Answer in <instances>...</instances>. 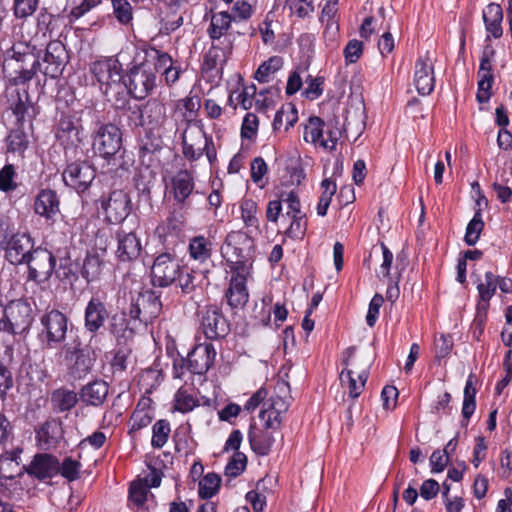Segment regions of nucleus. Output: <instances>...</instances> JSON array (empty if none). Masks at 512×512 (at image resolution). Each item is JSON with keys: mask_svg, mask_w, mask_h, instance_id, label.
<instances>
[{"mask_svg": "<svg viewBox=\"0 0 512 512\" xmlns=\"http://www.w3.org/2000/svg\"><path fill=\"white\" fill-rule=\"evenodd\" d=\"M39 60L28 43H16L7 50L3 70L10 83L17 86L30 81L39 68Z\"/></svg>", "mask_w": 512, "mask_h": 512, "instance_id": "obj_1", "label": "nucleus"}, {"mask_svg": "<svg viewBox=\"0 0 512 512\" xmlns=\"http://www.w3.org/2000/svg\"><path fill=\"white\" fill-rule=\"evenodd\" d=\"M354 352V347H349L345 350L342 360L345 368L339 376L342 386L348 390L351 398H357L362 393L372 363L371 357L366 354H361L355 362L350 363Z\"/></svg>", "mask_w": 512, "mask_h": 512, "instance_id": "obj_2", "label": "nucleus"}, {"mask_svg": "<svg viewBox=\"0 0 512 512\" xmlns=\"http://www.w3.org/2000/svg\"><path fill=\"white\" fill-rule=\"evenodd\" d=\"M129 317L141 328L152 323L161 313L162 303L159 295L154 291L144 290L135 294L131 293L130 303L126 308Z\"/></svg>", "mask_w": 512, "mask_h": 512, "instance_id": "obj_3", "label": "nucleus"}, {"mask_svg": "<svg viewBox=\"0 0 512 512\" xmlns=\"http://www.w3.org/2000/svg\"><path fill=\"white\" fill-rule=\"evenodd\" d=\"M253 241L240 231L230 232L221 246V254L236 271H244L245 264L252 257Z\"/></svg>", "mask_w": 512, "mask_h": 512, "instance_id": "obj_4", "label": "nucleus"}, {"mask_svg": "<svg viewBox=\"0 0 512 512\" xmlns=\"http://www.w3.org/2000/svg\"><path fill=\"white\" fill-rule=\"evenodd\" d=\"M91 72L107 97L123 93V77L120 63L113 58L94 62Z\"/></svg>", "mask_w": 512, "mask_h": 512, "instance_id": "obj_5", "label": "nucleus"}, {"mask_svg": "<svg viewBox=\"0 0 512 512\" xmlns=\"http://www.w3.org/2000/svg\"><path fill=\"white\" fill-rule=\"evenodd\" d=\"M68 317L57 309L47 311L40 318L42 343L48 349L62 345L67 337Z\"/></svg>", "mask_w": 512, "mask_h": 512, "instance_id": "obj_6", "label": "nucleus"}, {"mask_svg": "<svg viewBox=\"0 0 512 512\" xmlns=\"http://www.w3.org/2000/svg\"><path fill=\"white\" fill-rule=\"evenodd\" d=\"M156 87V75L149 61L130 69L123 81V92L128 90L135 99H144Z\"/></svg>", "mask_w": 512, "mask_h": 512, "instance_id": "obj_7", "label": "nucleus"}, {"mask_svg": "<svg viewBox=\"0 0 512 512\" xmlns=\"http://www.w3.org/2000/svg\"><path fill=\"white\" fill-rule=\"evenodd\" d=\"M92 148L94 153L110 161L115 159L122 148V132L112 123L101 124L93 136Z\"/></svg>", "mask_w": 512, "mask_h": 512, "instance_id": "obj_8", "label": "nucleus"}, {"mask_svg": "<svg viewBox=\"0 0 512 512\" xmlns=\"http://www.w3.org/2000/svg\"><path fill=\"white\" fill-rule=\"evenodd\" d=\"M33 321L30 304L22 299L14 300L5 307L3 331L20 334L26 331Z\"/></svg>", "mask_w": 512, "mask_h": 512, "instance_id": "obj_9", "label": "nucleus"}, {"mask_svg": "<svg viewBox=\"0 0 512 512\" xmlns=\"http://www.w3.org/2000/svg\"><path fill=\"white\" fill-rule=\"evenodd\" d=\"M55 263V257L50 251L40 247L34 249L25 262L29 268V279L38 283L47 281L52 275Z\"/></svg>", "mask_w": 512, "mask_h": 512, "instance_id": "obj_10", "label": "nucleus"}, {"mask_svg": "<svg viewBox=\"0 0 512 512\" xmlns=\"http://www.w3.org/2000/svg\"><path fill=\"white\" fill-rule=\"evenodd\" d=\"M178 261L169 253L156 257L151 267V280L154 286L167 287L174 283L180 270Z\"/></svg>", "mask_w": 512, "mask_h": 512, "instance_id": "obj_11", "label": "nucleus"}, {"mask_svg": "<svg viewBox=\"0 0 512 512\" xmlns=\"http://www.w3.org/2000/svg\"><path fill=\"white\" fill-rule=\"evenodd\" d=\"M101 208L109 223H121L131 211L130 198L123 190H114L101 200Z\"/></svg>", "mask_w": 512, "mask_h": 512, "instance_id": "obj_12", "label": "nucleus"}, {"mask_svg": "<svg viewBox=\"0 0 512 512\" xmlns=\"http://www.w3.org/2000/svg\"><path fill=\"white\" fill-rule=\"evenodd\" d=\"M95 169L87 162H75L64 170L63 181L78 193L84 192L95 178Z\"/></svg>", "mask_w": 512, "mask_h": 512, "instance_id": "obj_13", "label": "nucleus"}, {"mask_svg": "<svg viewBox=\"0 0 512 512\" xmlns=\"http://www.w3.org/2000/svg\"><path fill=\"white\" fill-rule=\"evenodd\" d=\"M183 154L190 160L201 157L205 146L212 144V139L206 136L204 130L197 124H188L182 134Z\"/></svg>", "mask_w": 512, "mask_h": 512, "instance_id": "obj_14", "label": "nucleus"}, {"mask_svg": "<svg viewBox=\"0 0 512 512\" xmlns=\"http://www.w3.org/2000/svg\"><path fill=\"white\" fill-rule=\"evenodd\" d=\"M201 325L203 332L209 339L224 337L229 332V324L223 316L221 309L209 305L202 311Z\"/></svg>", "mask_w": 512, "mask_h": 512, "instance_id": "obj_15", "label": "nucleus"}, {"mask_svg": "<svg viewBox=\"0 0 512 512\" xmlns=\"http://www.w3.org/2000/svg\"><path fill=\"white\" fill-rule=\"evenodd\" d=\"M216 351L212 344H199L195 346L187 356V369L193 373L202 375L213 365Z\"/></svg>", "mask_w": 512, "mask_h": 512, "instance_id": "obj_16", "label": "nucleus"}, {"mask_svg": "<svg viewBox=\"0 0 512 512\" xmlns=\"http://www.w3.org/2000/svg\"><path fill=\"white\" fill-rule=\"evenodd\" d=\"M4 247L6 250V259L14 265L25 263L34 250L31 237L25 233L11 235Z\"/></svg>", "mask_w": 512, "mask_h": 512, "instance_id": "obj_17", "label": "nucleus"}, {"mask_svg": "<svg viewBox=\"0 0 512 512\" xmlns=\"http://www.w3.org/2000/svg\"><path fill=\"white\" fill-rule=\"evenodd\" d=\"M68 60V54L65 46L60 41H51L48 43L44 55V63L46 64L44 74L51 77H58Z\"/></svg>", "mask_w": 512, "mask_h": 512, "instance_id": "obj_18", "label": "nucleus"}, {"mask_svg": "<svg viewBox=\"0 0 512 512\" xmlns=\"http://www.w3.org/2000/svg\"><path fill=\"white\" fill-rule=\"evenodd\" d=\"M414 85L421 95H429L434 89V66L428 53L415 63Z\"/></svg>", "mask_w": 512, "mask_h": 512, "instance_id": "obj_19", "label": "nucleus"}, {"mask_svg": "<svg viewBox=\"0 0 512 512\" xmlns=\"http://www.w3.org/2000/svg\"><path fill=\"white\" fill-rule=\"evenodd\" d=\"M494 55V50L488 49L483 51L480 66L478 71V91L476 94L479 103H486L491 97V87L493 83L491 57Z\"/></svg>", "mask_w": 512, "mask_h": 512, "instance_id": "obj_20", "label": "nucleus"}, {"mask_svg": "<svg viewBox=\"0 0 512 512\" xmlns=\"http://www.w3.org/2000/svg\"><path fill=\"white\" fill-rule=\"evenodd\" d=\"M59 469L60 463L55 456L41 453L33 457L30 465L26 467V472L39 480H44L58 474Z\"/></svg>", "mask_w": 512, "mask_h": 512, "instance_id": "obj_21", "label": "nucleus"}, {"mask_svg": "<svg viewBox=\"0 0 512 512\" xmlns=\"http://www.w3.org/2000/svg\"><path fill=\"white\" fill-rule=\"evenodd\" d=\"M82 131L78 121L63 117L57 125L56 138L65 148L77 147L82 142Z\"/></svg>", "mask_w": 512, "mask_h": 512, "instance_id": "obj_22", "label": "nucleus"}, {"mask_svg": "<svg viewBox=\"0 0 512 512\" xmlns=\"http://www.w3.org/2000/svg\"><path fill=\"white\" fill-rule=\"evenodd\" d=\"M233 41L230 37L224 36L222 41H214L204 56L203 70L208 72L216 69L219 64L225 63L231 54Z\"/></svg>", "mask_w": 512, "mask_h": 512, "instance_id": "obj_23", "label": "nucleus"}, {"mask_svg": "<svg viewBox=\"0 0 512 512\" xmlns=\"http://www.w3.org/2000/svg\"><path fill=\"white\" fill-rule=\"evenodd\" d=\"M195 187L193 174L188 170L178 171L171 179V189L175 201L182 205H188V198Z\"/></svg>", "mask_w": 512, "mask_h": 512, "instance_id": "obj_24", "label": "nucleus"}, {"mask_svg": "<svg viewBox=\"0 0 512 512\" xmlns=\"http://www.w3.org/2000/svg\"><path fill=\"white\" fill-rule=\"evenodd\" d=\"M108 318V311L104 303L99 298H91L88 302L85 315L84 326L90 333H96L103 327Z\"/></svg>", "mask_w": 512, "mask_h": 512, "instance_id": "obj_25", "label": "nucleus"}, {"mask_svg": "<svg viewBox=\"0 0 512 512\" xmlns=\"http://www.w3.org/2000/svg\"><path fill=\"white\" fill-rule=\"evenodd\" d=\"M139 329L133 318L129 317L126 308L120 313H115L110 319L109 331L118 341L132 338Z\"/></svg>", "mask_w": 512, "mask_h": 512, "instance_id": "obj_26", "label": "nucleus"}, {"mask_svg": "<svg viewBox=\"0 0 512 512\" xmlns=\"http://www.w3.org/2000/svg\"><path fill=\"white\" fill-rule=\"evenodd\" d=\"M59 198L53 190H41L34 201V211L37 215L46 218L47 220L53 219L60 211Z\"/></svg>", "mask_w": 512, "mask_h": 512, "instance_id": "obj_27", "label": "nucleus"}, {"mask_svg": "<svg viewBox=\"0 0 512 512\" xmlns=\"http://www.w3.org/2000/svg\"><path fill=\"white\" fill-rule=\"evenodd\" d=\"M118 249L117 256L121 261L136 259L141 252V243L135 232L121 230L117 234Z\"/></svg>", "mask_w": 512, "mask_h": 512, "instance_id": "obj_28", "label": "nucleus"}, {"mask_svg": "<svg viewBox=\"0 0 512 512\" xmlns=\"http://www.w3.org/2000/svg\"><path fill=\"white\" fill-rule=\"evenodd\" d=\"M22 448L16 447L10 451H5L0 455V477L4 479H14L26 471L25 466H20V455Z\"/></svg>", "mask_w": 512, "mask_h": 512, "instance_id": "obj_29", "label": "nucleus"}, {"mask_svg": "<svg viewBox=\"0 0 512 512\" xmlns=\"http://www.w3.org/2000/svg\"><path fill=\"white\" fill-rule=\"evenodd\" d=\"M248 439L252 450L261 456L268 455L275 442L272 432L266 428L260 429L255 425L250 426Z\"/></svg>", "mask_w": 512, "mask_h": 512, "instance_id": "obj_30", "label": "nucleus"}, {"mask_svg": "<svg viewBox=\"0 0 512 512\" xmlns=\"http://www.w3.org/2000/svg\"><path fill=\"white\" fill-rule=\"evenodd\" d=\"M108 384L103 380H95L83 386L80 390V399L86 405L100 406L107 398Z\"/></svg>", "mask_w": 512, "mask_h": 512, "instance_id": "obj_31", "label": "nucleus"}, {"mask_svg": "<svg viewBox=\"0 0 512 512\" xmlns=\"http://www.w3.org/2000/svg\"><path fill=\"white\" fill-rule=\"evenodd\" d=\"M226 297L232 308L243 307L247 303L249 294L246 288V279L240 271L232 276Z\"/></svg>", "mask_w": 512, "mask_h": 512, "instance_id": "obj_32", "label": "nucleus"}, {"mask_svg": "<svg viewBox=\"0 0 512 512\" xmlns=\"http://www.w3.org/2000/svg\"><path fill=\"white\" fill-rule=\"evenodd\" d=\"M485 28L488 33L487 39L490 35L494 38H500L503 34L501 26L503 20V10L499 4L490 3L486 6L482 13Z\"/></svg>", "mask_w": 512, "mask_h": 512, "instance_id": "obj_33", "label": "nucleus"}, {"mask_svg": "<svg viewBox=\"0 0 512 512\" xmlns=\"http://www.w3.org/2000/svg\"><path fill=\"white\" fill-rule=\"evenodd\" d=\"M8 97L10 109L12 110L13 114L17 117L18 122L24 121L25 115L31 108V103L29 101V95L27 90L18 87L9 88Z\"/></svg>", "mask_w": 512, "mask_h": 512, "instance_id": "obj_34", "label": "nucleus"}, {"mask_svg": "<svg viewBox=\"0 0 512 512\" xmlns=\"http://www.w3.org/2000/svg\"><path fill=\"white\" fill-rule=\"evenodd\" d=\"M76 392L67 388H59L53 391L51 395V404L56 412H66L71 410L78 402Z\"/></svg>", "mask_w": 512, "mask_h": 512, "instance_id": "obj_35", "label": "nucleus"}, {"mask_svg": "<svg viewBox=\"0 0 512 512\" xmlns=\"http://www.w3.org/2000/svg\"><path fill=\"white\" fill-rule=\"evenodd\" d=\"M476 381V377L473 374H470L466 385L464 388V398H463V407H462V416L463 421L462 425L467 426L470 417L473 415L476 408V388L474 387V383Z\"/></svg>", "mask_w": 512, "mask_h": 512, "instance_id": "obj_36", "label": "nucleus"}, {"mask_svg": "<svg viewBox=\"0 0 512 512\" xmlns=\"http://www.w3.org/2000/svg\"><path fill=\"white\" fill-rule=\"evenodd\" d=\"M146 124L152 128L161 125L166 118V107L158 99H150L144 104Z\"/></svg>", "mask_w": 512, "mask_h": 512, "instance_id": "obj_37", "label": "nucleus"}, {"mask_svg": "<svg viewBox=\"0 0 512 512\" xmlns=\"http://www.w3.org/2000/svg\"><path fill=\"white\" fill-rule=\"evenodd\" d=\"M232 22V16L226 11L218 12L212 15L209 28V35L213 41H222V36L228 30Z\"/></svg>", "mask_w": 512, "mask_h": 512, "instance_id": "obj_38", "label": "nucleus"}, {"mask_svg": "<svg viewBox=\"0 0 512 512\" xmlns=\"http://www.w3.org/2000/svg\"><path fill=\"white\" fill-rule=\"evenodd\" d=\"M379 254L382 255V263L380 265L379 273L383 277H389L390 268L393 262V254L384 243H381L379 247L372 248L369 257L364 260L363 265L366 266L367 268H370V260L372 255L378 256Z\"/></svg>", "mask_w": 512, "mask_h": 512, "instance_id": "obj_39", "label": "nucleus"}, {"mask_svg": "<svg viewBox=\"0 0 512 512\" xmlns=\"http://www.w3.org/2000/svg\"><path fill=\"white\" fill-rule=\"evenodd\" d=\"M190 256L199 262H204L211 256L209 242L204 236L194 237L189 244Z\"/></svg>", "mask_w": 512, "mask_h": 512, "instance_id": "obj_40", "label": "nucleus"}, {"mask_svg": "<svg viewBox=\"0 0 512 512\" xmlns=\"http://www.w3.org/2000/svg\"><path fill=\"white\" fill-rule=\"evenodd\" d=\"M102 265L103 262L98 255L87 254L83 262L81 274L88 282L96 280L101 275Z\"/></svg>", "mask_w": 512, "mask_h": 512, "instance_id": "obj_41", "label": "nucleus"}, {"mask_svg": "<svg viewBox=\"0 0 512 512\" xmlns=\"http://www.w3.org/2000/svg\"><path fill=\"white\" fill-rule=\"evenodd\" d=\"M324 122L319 117H310L308 124L304 130V140L312 144H319L321 146V140H323Z\"/></svg>", "mask_w": 512, "mask_h": 512, "instance_id": "obj_42", "label": "nucleus"}, {"mask_svg": "<svg viewBox=\"0 0 512 512\" xmlns=\"http://www.w3.org/2000/svg\"><path fill=\"white\" fill-rule=\"evenodd\" d=\"M283 65L281 57L273 56L263 62L255 73V79L260 83L269 81V77L276 73Z\"/></svg>", "mask_w": 512, "mask_h": 512, "instance_id": "obj_43", "label": "nucleus"}, {"mask_svg": "<svg viewBox=\"0 0 512 512\" xmlns=\"http://www.w3.org/2000/svg\"><path fill=\"white\" fill-rule=\"evenodd\" d=\"M297 119V111L293 106H283L280 110L277 111L275 115L273 121V128L274 130H279L281 129L282 126H284L285 130H288L290 127L294 125Z\"/></svg>", "mask_w": 512, "mask_h": 512, "instance_id": "obj_44", "label": "nucleus"}, {"mask_svg": "<svg viewBox=\"0 0 512 512\" xmlns=\"http://www.w3.org/2000/svg\"><path fill=\"white\" fill-rule=\"evenodd\" d=\"M483 228L484 222L482 220L480 209H477L473 218L468 223L466 228V233L464 237L466 244L469 246L475 245L479 240Z\"/></svg>", "mask_w": 512, "mask_h": 512, "instance_id": "obj_45", "label": "nucleus"}, {"mask_svg": "<svg viewBox=\"0 0 512 512\" xmlns=\"http://www.w3.org/2000/svg\"><path fill=\"white\" fill-rule=\"evenodd\" d=\"M322 194L320 196L317 205V214L319 216H325L327 214L328 207L331 203L333 195L336 193V184L330 179H324L321 182Z\"/></svg>", "mask_w": 512, "mask_h": 512, "instance_id": "obj_46", "label": "nucleus"}, {"mask_svg": "<svg viewBox=\"0 0 512 512\" xmlns=\"http://www.w3.org/2000/svg\"><path fill=\"white\" fill-rule=\"evenodd\" d=\"M170 432V423L165 419L158 420L152 428V446L157 449L162 448L167 443Z\"/></svg>", "mask_w": 512, "mask_h": 512, "instance_id": "obj_47", "label": "nucleus"}, {"mask_svg": "<svg viewBox=\"0 0 512 512\" xmlns=\"http://www.w3.org/2000/svg\"><path fill=\"white\" fill-rule=\"evenodd\" d=\"M28 145V137L20 128L12 130L7 136V146L10 152L22 154Z\"/></svg>", "mask_w": 512, "mask_h": 512, "instance_id": "obj_48", "label": "nucleus"}, {"mask_svg": "<svg viewBox=\"0 0 512 512\" xmlns=\"http://www.w3.org/2000/svg\"><path fill=\"white\" fill-rule=\"evenodd\" d=\"M220 484V478L213 473H209L199 482L198 492L201 498L208 499L216 494Z\"/></svg>", "mask_w": 512, "mask_h": 512, "instance_id": "obj_49", "label": "nucleus"}, {"mask_svg": "<svg viewBox=\"0 0 512 512\" xmlns=\"http://www.w3.org/2000/svg\"><path fill=\"white\" fill-rule=\"evenodd\" d=\"M70 369L72 371L71 374L75 377H82V375L88 373L92 366H93V360L90 358V356L85 353V350L80 353L72 363L68 364Z\"/></svg>", "mask_w": 512, "mask_h": 512, "instance_id": "obj_50", "label": "nucleus"}, {"mask_svg": "<svg viewBox=\"0 0 512 512\" xmlns=\"http://www.w3.org/2000/svg\"><path fill=\"white\" fill-rule=\"evenodd\" d=\"M497 286V278L492 272H486L484 281L477 286L481 302L485 303L494 295Z\"/></svg>", "mask_w": 512, "mask_h": 512, "instance_id": "obj_51", "label": "nucleus"}, {"mask_svg": "<svg viewBox=\"0 0 512 512\" xmlns=\"http://www.w3.org/2000/svg\"><path fill=\"white\" fill-rule=\"evenodd\" d=\"M241 218L243 219L247 227L258 228L257 204L252 199H245L242 201L241 206Z\"/></svg>", "mask_w": 512, "mask_h": 512, "instance_id": "obj_52", "label": "nucleus"}, {"mask_svg": "<svg viewBox=\"0 0 512 512\" xmlns=\"http://www.w3.org/2000/svg\"><path fill=\"white\" fill-rule=\"evenodd\" d=\"M81 463L72 457H65L60 464L59 472L68 481L77 480L80 476Z\"/></svg>", "mask_w": 512, "mask_h": 512, "instance_id": "obj_53", "label": "nucleus"}, {"mask_svg": "<svg viewBox=\"0 0 512 512\" xmlns=\"http://www.w3.org/2000/svg\"><path fill=\"white\" fill-rule=\"evenodd\" d=\"M150 57L153 59V63H150L152 65V68L154 69V73H160L162 77L164 76V73L168 71L169 68H171L173 64V59L168 53L161 52L157 49L152 50V54H150Z\"/></svg>", "mask_w": 512, "mask_h": 512, "instance_id": "obj_54", "label": "nucleus"}, {"mask_svg": "<svg viewBox=\"0 0 512 512\" xmlns=\"http://www.w3.org/2000/svg\"><path fill=\"white\" fill-rule=\"evenodd\" d=\"M247 465V457L242 452H235L225 467V475L229 477H238L243 473Z\"/></svg>", "mask_w": 512, "mask_h": 512, "instance_id": "obj_55", "label": "nucleus"}, {"mask_svg": "<svg viewBox=\"0 0 512 512\" xmlns=\"http://www.w3.org/2000/svg\"><path fill=\"white\" fill-rule=\"evenodd\" d=\"M39 0H13V13L18 19H25L37 10Z\"/></svg>", "mask_w": 512, "mask_h": 512, "instance_id": "obj_56", "label": "nucleus"}, {"mask_svg": "<svg viewBox=\"0 0 512 512\" xmlns=\"http://www.w3.org/2000/svg\"><path fill=\"white\" fill-rule=\"evenodd\" d=\"M152 415L149 413V411L144 409H136L131 417H130V430L129 433L133 434L148 425L152 422Z\"/></svg>", "mask_w": 512, "mask_h": 512, "instance_id": "obj_57", "label": "nucleus"}, {"mask_svg": "<svg viewBox=\"0 0 512 512\" xmlns=\"http://www.w3.org/2000/svg\"><path fill=\"white\" fill-rule=\"evenodd\" d=\"M113 13L117 20L122 24H127L132 20V7L127 0H112Z\"/></svg>", "mask_w": 512, "mask_h": 512, "instance_id": "obj_58", "label": "nucleus"}, {"mask_svg": "<svg viewBox=\"0 0 512 512\" xmlns=\"http://www.w3.org/2000/svg\"><path fill=\"white\" fill-rule=\"evenodd\" d=\"M291 223L286 229L285 234L290 238H302L307 229V220L305 215L291 217Z\"/></svg>", "mask_w": 512, "mask_h": 512, "instance_id": "obj_59", "label": "nucleus"}, {"mask_svg": "<svg viewBox=\"0 0 512 512\" xmlns=\"http://www.w3.org/2000/svg\"><path fill=\"white\" fill-rule=\"evenodd\" d=\"M282 203H285L287 205V211L286 216L288 217H294V216H300L303 215L301 212V204L298 195L290 191L288 193H282Z\"/></svg>", "mask_w": 512, "mask_h": 512, "instance_id": "obj_60", "label": "nucleus"}, {"mask_svg": "<svg viewBox=\"0 0 512 512\" xmlns=\"http://www.w3.org/2000/svg\"><path fill=\"white\" fill-rule=\"evenodd\" d=\"M15 170L13 165H5L0 170V190L4 192L16 189L17 184L14 181Z\"/></svg>", "mask_w": 512, "mask_h": 512, "instance_id": "obj_61", "label": "nucleus"}, {"mask_svg": "<svg viewBox=\"0 0 512 512\" xmlns=\"http://www.w3.org/2000/svg\"><path fill=\"white\" fill-rule=\"evenodd\" d=\"M176 281L182 292L185 294H190L196 288L195 276L193 272L189 271L188 269L180 268Z\"/></svg>", "mask_w": 512, "mask_h": 512, "instance_id": "obj_62", "label": "nucleus"}, {"mask_svg": "<svg viewBox=\"0 0 512 512\" xmlns=\"http://www.w3.org/2000/svg\"><path fill=\"white\" fill-rule=\"evenodd\" d=\"M286 3L298 17H306L314 11L312 0H287Z\"/></svg>", "mask_w": 512, "mask_h": 512, "instance_id": "obj_63", "label": "nucleus"}, {"mask_svg": "<svg viewBox=\"0 0 512 512\" xmlns=\"http://www.w3.org/2000/svg\"><path fill=\"white\" fill-rule=\"evenodd\" d=\"M84 351L82 343L78 338H75L71 342L62 344V354L67 364L72 363L73 360Z\"/></svg>", "mask_w": 512, "mask_h": 512, "instance_id": "obj_64", "label": "nucleus"}]
</instances>
